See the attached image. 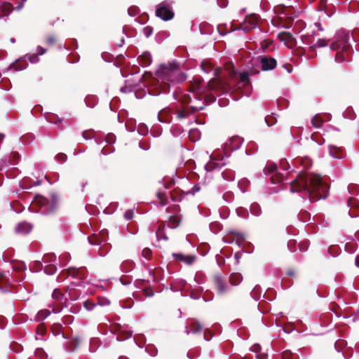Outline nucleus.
<instances>
[{
	"mask_svg": "<svg viewBox=\"0 0 359 359\" xmlns=\"http://www.w3.org/2000/svg\"><path fill=\"white\" fill-rule=\"evenodd\" d=\"M289 183L290 192H300L304 200L309 198V203L325 199L329 194L330 186L319 175L300 172Z\"/></svg>",
	"mask_w": 359,
	"mask_h": 359,
	"instance_id": "f257e3e1",
	"label": "nucleus"
},
{
	"mask_svg": "<svg viewBox=\"0 0 359 359\" xmlns=\"http://www.w3.org/2000/svg\"><path fill=\"white\" fill-rule=\"evenodd\" d=\"M177 62L169 65L161 64L156 70V74L158 78L155 87L148 90L151 96H158L161 94H168L170 92L171 84L182 83L187 79L184 73L178 71Z\"/></svg>",
	"mask_w": 359,
	"mask_h": 359,
	"instance_id": "f03ea898",
	"label": "nucleus"
},
{
	"mask_svg": "<svg viewBox=\"0 0 359 359\" xmlns=\"http://www.w3.org/2000/svg\"><path fill=\"white\" fill-rule=\"evenodd\" d=\"M60 198L56 192L50 194V201L41 194H36L32 200V205L38 208V212L43 215H49L55 212Z\"/></svg>",
	"mask_w": 359,
	"mask_h": 359,
	"instance_id": "7ed1b4c3",
	"label": "nucleus"
},
{
	"mask_svg": "<svg viewBox=\"0 0 359 359\" xmlns=\"http://www.w3.org/2000/svg\"><path fill=\"white\" fill-rule=\"evenodd\" d=\"M351 36H352V39L355 42L353 36H351L348 32L345 30L339 31L337 33L335 41L330 44V48L333 50H341V53H352L353 50L350 43Z\"/></svg>",
	"mask_w": 359,
	"mask_h": 359,
	"instance_id": "20e7f679",
	"label": "nucleus"
},
{
	"mask_svg": "<svg viewBox=\"0 0 359 359\" xmlns=\"http://www.w3.org/2000/svg\"><path fill=\"white\" fill-rule=\"evenodd\" d=\"M173 1L165 0L156 6L155 15L161 20L167 22L172 20L175 12L172 7Z\"/></svg>",
	"mask_w": 359,
	"mask_h": 359,
	"instance_id": "39448f33",
	"label": "nucleus"
},
{
	"mask_svg": "<svg viewBox=\"0 0 359 359\" xmlns=\"http://www.w3.org/2000/svg\"><path fill=\"white\" fill-rule=\"evenodd\" d=\"M243 139L238 135L229 138L224 144L222 150L223 155L219 156L217 160L222 161L224 157L229 158L231 151L238 149L243 144Z\"/></svg>",
	"mask_w": 359,
	"mask_h": 359,
	"instance_id": "423d86ee",
	"label": "nucleus"
},
{
	"mask_svg": "<svg viewBox=\"0 0 359 359\" xmlns=\"http://www.w3.org/2000/svg\"><path fill=\"white\" fill-rule=\"evenodd\" d=\"M87 269L85 267H69L67 269L62 270L59 276L57 277V280L58 282H62L65 280L68 276H71L72 278H79L83 280L85 279L87 276Z\"/></svg>",
	"mask_w": 359,
	"mask_h": 359,
	"instance_id": "0eeeda50",
	"label": "nucleus"
},
{
	"mask_svg": "<svg viewBox=\"0 0 359 359\" xmlns=\"http://www.w3.org/2000/svg\"><path fill=\"white\" fill-rule=\"evenodd\" d=\"M263 172L265 175L270 176V180L273 184H278L286 180L285 176L278 172L277 165L273 162L268 161Z\"/></svg>",
	"mask_w": 359,
	"mask_h": 359,
	"instance_id": "6e6552de",
	"label": "nucleus"
},
{
	"mask_svg": "<svg viewBox=\"0 0 359 359\" xmlns=\"http://www.w3.org/2000/svg\"><path fill=\"white\" fill-rule=\"evenodd\" d=\"M53 302L49 306L52 307L51 312L59 313L64 307L66 306L67 298L65 294L59 290L54 289L52 293Z\"/></svg>",
	"mask_w": 359,
	"mask_h": 359,
	"instance_id": "1a4fd4ad",
	"label": "nucleus"
},
{
	"mask_svg": "<svg viewBox=\"0 0 359 359\" xmlns=\"http://www.w3.org/2000/svg\"><path fill=\"white\" fill-rule=\"evenodd\" d=\"M41 262L43 264V271L46 274L53 275L56 273L57 259L55 253L45 254Z\"/></svg>",
	"mask_w": 359,
	"mask_h": 359,
	"instance_id": "9d476101",
	"label": "nucleus"
},
{
	"mask_svg": "<svg viewBox=\"0 0 359 359\" xmlns=\"http://www.w3.org/2000/svg\"><path fill=\"white\" fill-rule=\"evenodd\" d=\"M259 73L255 69H250L248 72H243L241 74V82L238 83V88H244L245 91L243 92L242 95H245L249 97L252 90V85L250 83V77L252 75H255Z\"/></svg>",
	"mask_w": 359,
	"mask_h": 359,
	"instance_id": "9b49d317",
	"label": "nucleus"
},
{
	"mask_svg": "<svg viewBox=\"0 0 359 359\" xmlns=\"http://www.w3.org/2000/svg\"><path fill=\"white\" fill-rule=\"evenodd\" d=\"M257 60L259 62L261 69L264 72L271 71L277 66L276 60L274 57L266 55H259L257 57Z\"/></svg>",
	"mask_w": 359,
	"mask_h": 359,
	"instance_id": "f8f14e48",
	"label": "nucleus"
},
{
	"mask_svg": "<svg viewBox=\"0 0 359 359\" xmlns=\"http://www.w3.org/2000/svg\"><path fill=\"white\" fill-rule=\"evenodd\" d=\"M257 27V16L255 14H250L245 16L243 25L238 29L244 32H248L250 30L255 29Z\"/></svg>",
	"mask_w": 359,
	"mask_h": 359,
	"instance_id": "ddd939ff",
	"label": "nucleus"
},
{
	"mask_svg": "<svg viewBox=\"0 0 359 359\" xmlns=\"http://www.w3.org/2000/svg\"><path fill=\"white\" fill-rule=\"evenodd\" d=\"M284 17L285 25H281V27L290 29L292 27L294 19L299 17V12L294 11L293 7L287 6Z\"/></svg>",
	"mask_w": 359,
	"mask_h": 359,
	"instance_id": "4468645a",
	"label": "nucleus"
},
{
	"mask_svg": "<svg viewBox=\"0 0 359 359\" xmlns=\"http://www.w3.org/2000/svg\"><path fill=\"white\" fill-rule=\"evenodd\" d=\"M347 205L350 207L348 214L351 217L359 216V201L353 197H351L347 201Z\"/></svg>",
	"mask_w": 359,
	"mask_h": 359,
	"instance_id": "2eb2a0df",
	"label": "nucleus"
},
{
	"mask_svg": "<svg viewBox=\"0 0 359 359\" xmlns=\"http://www.w3.org/2000/svg\"><path fill=\"white\" fill-rule=\"evenodd\" d=\"M205 104L204 102H202V105L201 106H197L196 104L192 105L188 109L189 111L184 110L178 111L177 114V117L178 119L185 118L187 117L189 114H194L198 111L203 110L205 108Z\"/></svg>",
	"mask_w": 359,
	"mask_h": 359,
	"instance_id": "dca6fc26",
	"label": "nucleus"
},
{
	"mask_svg": "<svg viewBox=\"0 0 359 359\" xmlns=\"http://www.w3.org/2000/svg\"><path fill=\"white\" fill-rule=\"evenodd\" d=\"M27 57V55L22 56L12 62L9 66V69H13L15 71H22L25 69L28 66Z\"/></svg>",
	"mask_w": 359,
	"mask_h": 359,
	"instance_id": "f3484780",
	"label": "nucleus"
},
{
	"mask_svg": "<svg viewBox=\"0 0 359 359\" xmlns=\"http://www.w3.org/2000/svg\"><path fill=\"white\" fill-rule=\"evenodd\" d=\"M214 283H215L217 293L220 295L224 294L227 290V285L226 284L225 280L223 279V278L220 275L216 274L214 276Z\"/></svg>",
	"mask_w": 359,
	"mask_h": 359,
	"instance_id": "a211bd4d",
	"label": "nucleus"
},
{
	"mask_svg": "<svg viewBox=\"0 0 359 359\" xmlns=\"http://www.w3.org/2000/svg\"><path fill=\"white\" fill-rule=\"evenodd\" d=\"M11 158H13V160L15 161L14 163H16L17 162H18L20 160L21 156L18 152H12L11 156H9V158L6 157L4 158L1 159L0 160V172L2 171L4 168V167L7 166L8 164L13 163V162L11 159Z\"/></svg>",
	"mask_w": 359,
	"mask_h": 359,
	"instance_id": "6ab92c4d",
	"label": "nucleus"
},
{
	"mask_svg": "<svg viewBox=\"0 0 359 359\" xmlns=\"http://www.w3.org/2000/svg\"><path fill=\"white\" fill-rule=\"evenodd\" d=\"M11 284V280L9 277L6 275L0 273V290L3 293L11 292V290H9V286Z\"/></svg>",
	"mask_w": 359,
	"mask_h": 359,
	"instance_id": "aec40b11",
	"label": "nucleus"
},
{
	"mask_svg": "<svg viewBox=\"0 0 359 359\" xmlns=\"http://www.w3.org/2000/svg\"><path fill=\"white\" fill-rule=\"evenodd\" d=\"M137 61L142 67H147L152 62L151 54L149 51H144L138 56Z\"/></svg>",
	"mask_w": 359,
	"mask_h": 359,
	"instance_id": "412c9836",
	"label": "nucleus"
},
{
	"mask_svg": "<svg viewBox=\"0 0 359 359\" xmlns=\"http://www.w3.org/2000/svg\"><path fill=\"white\" fill-rule=\"evenodd\" d=\"M329 154L332 157L336 159H342L345 156L344 149L334 145L329 146Z\"/></svg>",
	"mask_w": 359,
	"mask_h": 359,
	"instance_id": "4be33fe9",
	"label": "nucleus"
},
{
	"mask_svg": "<svg viewBox=\"0 0 359 359\" xmlns=\"http://www.w3.org/2000/svg\"><path fill=\"white\" fill-rule=\"evenodd\" d=\"M13 10V5L9 2L0 4V18L8 17Z\"/></svg>",
	"mask_w": 359,
	"mask_h": 359,
	"instance_id": "5701e85b",
	"label": "nucleus"
},
{
	"mask_svg": "<svg viewBox=\"0 0 359 359\" xmlns=\"http://www.w3.org/2000/svg\"><path fill=\"white\" fill-rule=\"evenodd\" d=\"M32 229V226L30 224H29L26 222H23L19 223L15 226V229L17 233H22V234H27L31 231Z\"/></svg>",
	"mask_w": 359,
	"mask_h": 359,
	"instance_id": "b1692460",
	"label": "nucleus"
},
{
	"mask_svg": "<svg viewBox=\"0 0 359 359\" xmlns=\"http://www.w3.org/2000/svg\"><path fill=\"white\" fill-rule=\"evenodd\" d=\"M190 326L191 327L190 330H189L188 326L185 327V332L187 334H189V333H200L202 330V326L198 320H194L191 322Z\"/></svg>",
	"mask_w": 359,
	"mask_h": 359,
	"instance_id": "393cba45",
	"label": "nucleus"
},
{
	"mask_svg": "<svg viewBox=\"0 0 359 359\" xmlns=\"http://www.w3.org/2000/svg\"><path fill=\"white\" fill-rule=\"evenodd\" d=\"M99 102V98L95 95H87L84 99L86 106L89 108H94Z\"/></svg>",
	"mask_w": 359,
	"mask_h": 359,
	"instance_id": "a878e982",
	"label": "nucleus"
},
{
	"mask_svg": "<svg viewBox=\"0 0 359 359\" xmlns=\"http://www.w3.org/2000/svg\"><path fill=\"white\" fill-rule=\"evenodd\" d=\"M43 116L48 122L55 125L62 122V118L58 117V116L55 114L46 112L43 114Z\"/></svg>",
	"mask_w": 359,
	"mask_h": 359,
	"instance_id": "bb28decb",
	"label": "nucleus"
},
{
	"mask_svg": "<svg viewBox=\"0 0 359 359\" xmlns=\"http://www.w3.org/2000/svg\"><path fill=\"white\" fill-rule=\"evenodd\" d=\"M198 29L202 35H210L213 32V27L207 22L201 23Z\"/></svg>",
	"mask_w": 359,
	"mask_h": 359,
	"instance_id": "cd10ccee",
	"label": "nucleus"
},
{
	"mask_svg": "<svg viewBox=\"0 0 359 359\" xmlns=\"http://www.w3.org/2000/svg\"><path fill=\"white\" fill-rule=\"evenodd\" d=\"M135 266V263L131 260H126L123 262L120 266L121 271L123 273L131 271Z\"/></svg>",
	"mask_w": 359,
	"mask_h": 359,
	"instance_id": "c85d7f7f",
	"label": "nucleus"
},
{
	"mask_svg": "<svg viewBox=\"0 0 359 359\" xmlns=\"http://www.w3.org/2000/svg\"><path fill=\"white\" fill-rule=\"evenodd\" d=\"M295 162L300 163L305 169H309L312 165V161L308 156H304L303 158H297L295 159Z\"/></svg>",
	"mask_w": 359,
	"mask_h": 359,
	"instance_id": "c756f323",
	"label": "nucleus"
},
{
	"mask_svg": "<svg viewBox=\"0 0 359 359\" xmlns=\"http://www.w3.org/2000/svg\"><path fill=\"white\" fill-rule=\"evenodd\" d=\"M250 211L255 217H259L262 212L261 206L257 202H254L250 205Z\"/></svg>",
	"mask_w": 359,
	"mask_h": 359,
	"instance_id": "7c9ffc66",
	"label": "nucleus"
},
{
	"mask_svg": "<svg viewBox=\"0 0 359 359\" xmlns=\"http://www.w3.org/2000/svg\"><path fill=\"white\" fill-rule=\"evenodd\" d=\"M52 332L55 336L62 334L63 339H67L66 335L62 332V325L60 323H54L52 325Z\"/></svg>",
	"mask_w": 359,
	"mask_h": 359,
	"instance_id": "2f4dec72",
	"label": "nucleus"
},
{
	"mask_svg": "<svg viewBox=\"0 0 359 359\" xmlns=\"http://www.w3.org/2000/svg\"><path fill=\"white\" fill-rule=\"evenodd\" d=\"M262 290L259 285L255 286L250 292V295L253 299L258 301L262 297Z\"/></svg>",
	"mask_w": 359,
	"mask_h": 359,
	"instance_id": "473e14b6",
	"label": "nucleus"
},
{
	"mask_svg": "<svg viewBox=\"0 0 359 359\" xmlns=\"http://www.w3.org/2000/svg\"><path fill=\"white\" fill-rule=\"evenodd\" d=\"M71 256L69 253L65 252L61 255L57 259V264L60 267L65 266L70 260Z\"/></svg>",
	"mask_w": 359,
	"mask_h": 359,
	"instance_id": "72a5a7b5",
	"label": "nucleus"
},
{
	"mask_svg": "<svg viewBox=\"0 0 359 359\" xmlns=\"http://www.w3.org/2000/svg\"><path fill=\"white\" fill-rule=\"evenodd\" d=\"M134 285L142 290V292H145V289L148 287L149 285V280L145 279H137L134 282Z\"/></svg>",
	"mask_w": 359,
	"mask_h": 359,
	"instance_id": "f704fd0d",
	"label": "nucleus"
},
{
	"mask_svg": "<svg viewBox=\"0 0 359 359\" xmlns=\"http://www.w3.org/2000/svg\"><path fill=\"white\" fill-rule=\"evenodd\" d=\"M133 332L129 330H121L118 336L116 337V339L118 341H124L127 339H129L132 337Z\"/></svg>",
	"mask_w": 359,
	"mask_h": 359,
	"instance_id": "c9c22d12",
	"label": "nucleus"
},
{
	"mask_svg": "<svg viewBox=\"0 0 359 359\" xmlns=\"http://www.w3.org/2000/svg\"><path fill=\"white\" fill-rule=\"evenodd\" d=\"M327 46V41L325 39H318L316 43L311 47V51H315L317 48H324Z\"/></svg>",
	"mask_w": 359,
	"mask_h": 359,
	"instance_id": "e433bc0d",
	"label": "nucleus"
},
{
	"mask_svg": "<svg viewBox=\"0 0 359 359\" xmlns=\"http://www.w3.org/2000/svg\"><path fill=\"white\" fill-rule=\"evenodd\" d=\"M181 222V219L175 216H170L168 220V226L170 229L177 228Z\"/></svg>",
	"mask_w": 359,
	"mask_h": 359,
	"instance_id": "4c0bfd02",
	"label": "nucleus"
},
{
	"mask_svg": "<svg viewBox=\"0 0 359 359\" xmlns=\"http://www.w3.org/2000/svg\"><path fill=\"white\" fill-rule=\"evenodd\" d=\"M342 115L344 118H348L350 120H354L356 117L355 113L352 107H348L343 112Z\"/></svg>",
	"mask_w": 359,
	"mask_h": 359,
	"instance_id": "58836bf2",
	"label": "nucleus"
},
{
	"mask_svg": "<svg viewBox=\"0 0 359 359\" xmlns=\"http://www.w3.org/2000/svg\"><path fill=\"white\" fill-rule=\"evenodd\" d=\"M298 219L302 222H307L311 220V214L305 210H301L298 214Z\"/></svg>",
	"mask_w": 359,
	"mask_h": 359,
	"instance_id": "ea45409f",
	"label": "nucleus"
},
{
	"mask_svg": "<svg viewBox=\"0 0 359 359\" xmlns=\"http://www.w3.org/2000/svg\"><path fill=\"white\" fill-rule=\"evenodd\" d=\"M301 39H302V43L304 45L309 46V49L311 50V47L313 44V40H314L313 36L308 35V34L302 35V36H301Z\"/></svg>",
	"mask_w": 359,
	"mask_h": 359,
	"instance_id": "a19ab883",
	"label": "nucleus"
},
{
	"mask_svg": "<svg viewBox=\"0 0 359 359\" xmlns=\"http://www.w3.org/2000/svg\"><path fill=\"white\" fill-rule=\"evenodd\" d=\"M184 132V129L181 126L175 125L170 128V133L173 137H177Z\"/></svg>",
	"mask_w": 359,
	"mask_h": 359,
	"instance_id": "79ce46f5",
	"label": "nucleus"
},
{
	"mask_svg": "<svg viewBox=\"0 0 359 359\" xmlns=\"http://www.w3.org/2000/svg\"><path fill=\"white\" fill-rule=\"evenodd\" d=\"M100 347V341L96 338H92L90 341L89 351L95 353Z\"/></svg>",
	"mask_w": 359,
	"mask_h": 359,
	"instance_id": "37998d69",
	"label": "nucleus"
},
{
	"mask_svg": "<svg viewBox=\"0 0 359 359\" xmlns=\"http://www.w3.org/2000/svg\"><path fill=\"white\" fill-rule=\"evenodd\" d=\"M282 359H299L297 354L292 353L290 350L283 351L281 355Z\"/></svg>",
	"mask_w": 359,
	"mask_h": 359,
	"instance_id": "c03bdc74",
	"label": "nucleus"
},
{
	"mask_svg": "<svg viewBox=\"0 0 359 359\" xmlns=\"http://www.w3.org/2000/svg\"><path fill=\"white\" fill-rule=\"evenodd\" d=\"M276 116V114L271 113V115H268L265 117L264 120L267 126L271 127L276 124V123L277 122V118Z\"/></svg>",
	"mask_w": 359,
	"mask_h": 359,
	"instance_id": "a18cd8bd",
	"label": "nucleus"
},
{
	"mask_svg": "<svg viewBox=\"0 0 359 359\" xmlns=\"http://www.w3.org/2000/svg\"><path fill=\"white\" fill-rule=\"evenodd\" d=\"M145 351L151 357H155L158 354V349L154 344L147 345Z\"/></svg>",
	"mask_w": 359,
	"mask_h": 359,
	"instance_id": "49530a36",
	"label": "nucleus"
},
{
	"mask_svg": "<svg viewBox=\"0 0 359 359\" xmlns=\"http://www.w3.org/2000/svg\"><path fill=\"white\" fill-rule=\"evenodd\" d=\"M276 292H275V290H273L271 288H268L266 290V292L263 295L264 298H265L266 299H267L268 301H270V302L274 300L276 298Z\"/></svg>",
	"mask_w": 359,
	"mask_h": 359,
	"instance_id": "de8ad7c7",
	"label": "nucleus"
},
{
	"mask_svg": "<svg viewBox=\"0 0 359 359\" xmlns=\"http://www.w3.org/2000/svg\"><path fill=\"white\" fill-rule=\"evenodd\" d=\"M222 175L223 179L226 181L232 182L235 179V174L234 172L232 170H224L222 173Z\"/></svg>",
	"mask_w": 359,
	"mask_h": 359,
	"instance_id": "09e8293b",
	"label": "nucleus"
},
{
	"mask_svg": "<svg viewBox=\"0 0 359 359\" xmlns=\"http://www.w3.org/2000/svg\"><path fill=\"white\" fill-rule=\"evenodd\" d=\"M250 184V181L247 178H243L238 182V187L241 189L242 193L246 192V189Z\"/></svg>",
	"mask_w": 359,
	"mask_h": 359,
	"instance_id": "8fccbe9b",
	"label": "nucleus"
},
{
	"mask_svg": "<svg viewBox=\"0 0 359 359\" xmlns=\"http://www.w3.org/2000/svg\"><path fill=\"white\" fill-rule=\"evenodd\" d=\"M224 165L225 163H223L220 165L219 163H208L207 164H205L204 168L207 172H212L218 168H220Z\"/></svg>",
	"mask_w": 359,
	"mask_h": 359,
	"instance_id": "3c124183",
	"label": "nucleus"
},
{
	"mask_svg": "<svg viewBox=\"0 0 359 359\" xmlns=\"http://www.w3.org/2000/svg\"><path fill=\"white\" fill-rule=\"evenodd\" d=\"M237 215L243 219H247L249 216L248 210L243 207L237 208L236 210Z\"/></svg>",
	"mask_w": 359,
	"mask_h": 359,
	"instance_id": "603ef678",
	"label": "nucleus"
},
{
	"mask_svg": "<svg viewBox=\"0 0 359 359\" xmlns=\"http://www.w3.org/2000/svg\"><path fill=\"white\" fill-rule=\"evenodd\" d=\"M165 226H159L156 232V238L158 240L163 239L165 241L168 240V237L166 236L165 231Z\"/></svg>",
	"mask_w": 359,
	"mask_h": 359,
	"instance_id": "864d4df0",
	"label": "nucleus"
},
{
	"mask_svg": "<svg viewBox=\"0 0 359 359\" xmlns=\"http://www.w3.org/2000/svg\"><path fill=\"white\" fill-rule=\"evenodd\" d=\"M189 137L192 141H197L201 137V132L198 129H191L189 132Z\"/></svg>",
	"mask_w": 359,
	"mask_h": 359,
	"instance_id": "5fc2aeb1",
	"label": "nucleus"
},
{
	"mask_svg": "<svg viewBox=\"0 0 359 359\" xmlns=\"http://www.w3.org/2000/svg\"><path fill=\"white\" fill-rule=\"evenodd\" d=\"M210 229L212 232L217 233L222 230V224L219 222H211L209 225Z\"/></svg>",
	"mask_w": 359,
	"mask_h": 359,
	"instance_id": "6e6d98bb",
	"label": "nucleus"
},
{
	"mask_svg": "<svg viewBox=\"0 0 359 359\" xmlns=\"http://www.w3.org/2000/svg\"><path fill=\"white\" fill-rule=\"evenodd\" d=\"M50 314V311L48 310H41L37 313L36 320H45Z\"/></svg>",
	"mask_w": 359,
	"mask_h": 359,
	"instance_id": "4d7b16f0",
	"label": "nucleus"
},
{
	"mask_svg": "<svg viewBox=\"0 0 359 359\" xmlns=\"http://www.w3.org/2000/svg\"><path fill=\"white\" fill-rule=\"evenodd\" d=\"M65 49L67 50H70L72 49L76 50L78 48V43L76 39H72L69 41V43L64 46Z\"/></svg>",
	"mask_w": 359,
	"mask_h": 359,
	"instance_id": "13d9d810",
	"label": "nucleus"
},
{
	"mask_svg": "<svg viewBox=\"0 0 359 359\" xmlns=\"http://www.w3.org/2000/svg\"><path fill=\"white\" fill-rule=\"evenodd\" d=\"M348 191L350 194H359V185L356 184H350L348 185Z\"/></svg>",
	"mask_w": 359,
	"mask_h": 359,
	"instance_id": "bf43d9fd",
	"label": "nucleus"
},
{
	"mask_svg": "<svg viewBox=\"0 0 359 359\" xmlns=\"http://www.w3.org/2000/svg\"><path fill=\"white\" fill-rule=\"evenodd\" d=\"M323 121L320 119V117L319 115L316 114L313 116V119L311 120V123L313 126V127L316 128H320Z\"/></svg>",
	"mask_w": 359,
	"mask_h": 359,
	"instance_id": "052dcab7",
	"label": "nucleus"
},
{
	"mask_svg": "<svg viewBox=\"0 0 359 359\" xmlns=\"http://www.w3.org/2000/svg\"><path fill=\"white\" fill-rule=\"evenodd\" d=\"M13 269L17 271H24L27 269V266L25 262H20L13 265Z\"/></svg>",
	"mask_w": 359,
	"mask_h": 359,
	"instance_id": "680f3d73",
	"label": "nucleus"
},
{
	"mask_svg": "<svg viewBox=\"0 0 359 359\" xmlns=\"http://www.w3.org/2000/svg\"><path fill=\"white\" fill-rule=\"evenodd\" d=\"M287 9V6L285 5H278L277 6H275L273 8L274 13L276 15H283L285 16V11Z\"/></svg>",
	"mask_w": 359,
	"mask_h": 359,
	"instance_id": "e2e57ef3",
	"label": "nucleus"
},
{
	"mask_svg": "<svg viewBox=\"0 0 359 359\" xmlns=\"http://www.w3.org/2000/svg\"><path fill=\"white\" fill-rule=\"evenodd\" d=\"M287 248L291 252H295L297 250V242L296 240L290 239L287 242Z\"/></svg>",
	"mask_w": 359,
	"mask_h": 359,
	"instance_id": "0e129e2a",
	"label": "nucleus"
},
{
	"mask_svg": "<svg viewBox=\"0 0 359 359\" xmlns=\"http://www.w3.org/2000/svg\"><path fill=\"white\" fill-rule=\"evenodd\" d=\"M233 198L234 194L232 191H230L225 192L222 196L223 200L228 203H231L233 200Z\"/></svg>",
	"mask_w": 359,
	"mask_h": 359,
	"instance_id": "69168bd1",
	"label": "nucleus"
},
{
	"mask_svg": "<svg viewBox=\"0 0 359 359\" xmlns=\"http://www.w3.org/2000/svg\"><path fill=\"white\" fill-rule=\"evenodd\" d=\"M140 10L137 6H131L128 9V14L130 17H135L140 13Z\"/></svg>",
	"mask_w": 359,
	"mask_h": 359,
	"instance_id": "338daca9",
	"label": "nucleus"
},
{
	"mask_svg": "<svg viewBox=\"0 0 359 359\" xmlns=\"http://www.w3.org/2000/svg\"><path fill=\"white\" fill-rule=\"evenodd\" d=\"M200 355V350H190L187 352V356L189 359H196Z\"/></svg>",
	"mask_w": 359,
	"mask_h": 359,
	"instance_id": "774afa93",
	"label": "nucleus"
}]
</instances>
